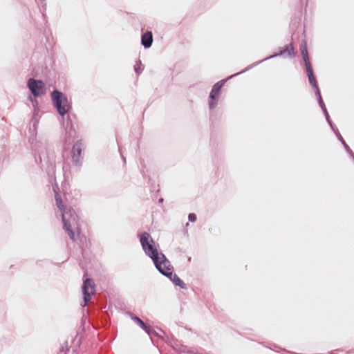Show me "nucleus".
Returning a JSON list of instances; mask_svg holds the SVG:
<instances>
[{
  "mask_svg": "<svg viewBox=\"0 0 354 354\" xmlns=\"http://www.w3.org/2000/svg\"><path fill=\"white\" fill-rule=\"evenodd\" d=\"M31 147L34 151L35 162L42 169L46 165V173L50 177L55 176V156L51 147L46 142L37 141Z\"/></svg>",
  "mask_w": 354,
  "mask_h": 354,
  "instance_id": "obj_1",
  "label": "nucleus"
},
{
  "mask_svg": "<svg viewBox=\"0 0 354 354\" xmlns=\"http://www.w3.org/2000/svg\"><path fill=\"white\" fill-rule=\"evenodd\" d=\"M139 238L143 251L151 259L157 270L169 263V259L162 252L158 251V245L148 232H142Z\"/></svg>",
  "mask_w": 354,
  "mask_h": 354,
  "instance_id": "obj_2",
  "label": "nucleus"
},
{
  "mask_svg": "<svg viewBox=\"0 0 354 354\" xmlns=\"http://www.w3.org/2000/svg\"><path fill=\"white\" fill-rule=\"evenodd\" d=\"M53 191L55 192L56 205L61 212L64 229L67 232L70 239L72 241H75V234L72 229V225H76L77 223L78 216L72 207L66 209L60 194L56 191L55 187H53Z\"/></svg>",
  "mask_w": 354,
  "mask_h": 354,
  "instance_id": "obj_3",
  "label": "nucleus"
},
{
  "mask_svg": "<svg viewBox=\"0 0 354 354\" xmlns=\"http://www.w3.org/2000/svg\"><path fill=\"white\" fill-rule=\"evenodd\" d=\"M50 96L53 105L61 117H64L72 109L67 96L62 91L54 89Z\"/></svg>",
  "mask_w": 354,
  "mask_h": 354,
  "instance_id": "obj_4",
  "label": "nucleus"
},
{
  "mask_svg": "<svg viewBox=\"0 0 354 354\" xmlns=\"http://www.w3.org/2000/svg\"><path fill=\"white\" fill-rule=\"evenodd\" d=\"M285 53H287L288 56L290 58H292L295 57V49H294L292 42H290V44H288L287 45H285L283 48H279V52H277V53L275 52L273 54L270 55V56L266 57V58H264L261 60H259V61L248 66V67H246L244 70L241 71V72L236 73V74L235 75H238L242 74L243 73H245L246 71L250 70L251 68H254V66H257V65L260 64L261 63H263L265 61H267L268 59H272V58H274L277 57L282 56Z\"/></svg>",
  "mask_w": 354,
  "mask_h": 354,
  "instance_id": "obj_5",
  "label": "nucleus"
},
{
  "mask_svg": "<svg viewBox=\"0 0 354 354\" xmlns=\"http://www.w3.org/2000/svg\"><path fill=\"white\" fill-rule=\"evenodd\" d=\"M236 73L228 77L227 78L221 80L212 86L208 99V106L210 110L214 109L216 106L219 100V97L221 95V89L224 84H225V82L229 79L236 76Z\"/></svg>",
  "mask_w": 354,
  "mask_h": 354,
  "instance_id": "obj_6",
  "label": "nucleus"
},
{
  "mask_svg": "<svg viewBox=\"0 0 354 354\" xmlns=\"http://www.w3.org/2000/svg\"><path fill=\"white\" fill-rule=\"evenodd\" d=\"M158 271L162 275L167 277L176 286H178L182 289H187V284L174 272L173 267L169 261L168 263H165Z\"/></svg>",
  "mask_w": 354,
  "mask_h": 354,
  "instance_id": "obj_7",
  "label": "nucleus"
},
{
  "mask_svg": "<svg viewBox=\"0 0 354 354\" xmlns=\"http://www.w3.org/2000/svg\"><path fill=\"white\" fill-rule=\"evenodd\" d=\"M82 292L83 301L81 303V306L84 308L88 305L92 297L96 293L95 284L92 278L88 277L84 279L82 285Z\"/></svg>",
  "mask_w": 354,
  "mask_h": 354,
  "instance_id": "obj_8",
  "label": "nucleus"
},
{
  "mask_svg": "<svg viewBox=\"0 0 354 354\" xmlns=\"http://www.w3.org/2000/svg\"><path fill=\"white\" fill-rule=\"evenodd\" d=\"M27 87L35 97H41L46 93V87L44 82L41 80H37L33 77L28 79Z\"/></svg>",
  "mask_w": 354,
  "mask_h": 354,
  "instance_id": "obj_9",
  "label": "nucleus"
},
{
  "mask_svg": "<svg viewBox=\"0 0 354 354\" xmlns=\"http://www.w3.org/2000/svg\"><path fill=\"white\" fill-rule=\"evenodd\" d=\"M84 150V145L82 140H79L75 142L71 150V156L73 163L80 167L82 165V153Z\"/></svg>",
  "mask_w": 354,
  "mask_h": 354,
  "instance_id": "obj_10",
  "label": "nucleus"
},
{
  "mask_svg": "<svg viewBox=\"0 0 354 354\" xmlns=\"http://www.w3.org/2000/svg\"><path fill=\"white\" fill-rule=\"evenodd\" d=\"M131 317L149 336L160 337L158 333L149 324L144 322L138 317L132 315Z\"/></svg>",
  "mask_w": 354,
  "mask_h": 354,
  "instance_id": "obj_11",
  "label": "nucleus"
},
{
  "mask_svg": "<svg viewBox=\"0 0 354 354\" xmlns=\"http://www.w3.org/2000/svg\"><path fill=\"white\" fill-rule=\"evenodd\" d=\"M72 117L75 118V115H70L69 113H68L64 117H62V126L66 131V133L68 134L69 136H72L73 134L75 133V130L73 126Z\"/></svg>",
  "mask_w": 354,
  "mask_h": 354,
  "instance_id": "obj_12",
  "label": "nucleus"
},
{
  "mask_svg": "<svg viewBox=\"0 0 354 354\" xmlns=\"http://www.w3.org/2000/svg\"><path fill=\"white\" fill-rule=\"evenodd\" d=\"M153 33L151 30L142 32L141 35V45L145 49L149 48L153 44Z\"/></svg>",
  "mask_w": 354,
  "mask_h": 354,
  "instance_id": "obj_13",
  "label": "nucleus"
},
{
  "mask_svg": "<svg viewBox=\"0 0 354 354\" xmlns=\"http://www.w3.org/2000/svg\"><path fill=\"white\" fill-rule=\"evenodd\" d=\"M330 129L333 131V133L335 134L337 140L341 142V144L342 145V146L344 147L345 151L347 152V153L349 155L350 153H351V152H353V151L351 150V149L350 148V147L346 144V142H345L344 138L342 136V135L340 134L337 127L335 126L334 127H332V128H330Z\"/></svg>",
  "mask_w": 354,
  "mask_h": 354,
  "instance_id": "obj_14",
  "label": "nucleus"
},
{
  "mask_svg": "<svg viewBox=\"0 0 354 354\" xmlns=\"http://www.w3.org/2000/svg\"><path fill=\"white\" fill-rule=\"evenodd\" d=\"M307 76L308 79V82L314 89L315 93H316V91H320L319 87L318 86L317 77L315 75L314 71L307 73Z\"/></svg>",
  "mask_w": 354,
  "mask_h": 354,
  "instance_id": "obj_15",
  "label": "nucleus"
},
{
  "mask_svg": "<svg viewBox=\"0 0 354 354\" xmlns=\"http://www.w3.org/2000/svg\"><path fill=\"white\" fill-rule=\"evenodd\" d=\"M133 68L137 75L142 73L144 70V66L142 65L141 60L138 59L136 62Z\"/></svg>",
  "mask_w": 354,
  "mask_h": 354,
  "instance_id": "obj_16",
  "label": "nucleus"
},
{
  "mask_svg": "<svg viewBox=\"0 0 354 354\" xmlns=\"http://www.w3.org/2000/svg\"><path fill=\"white\" fill-rule=\"evenodd\" d=\"M315 95L317 97V102L322 110L325 109L326 108L325 103L322 97L321 91H316Z\"/></svg>",
  "mask_w": 354,
  "mask_h": 354,
  "instance_id": "obj_17",
  "label": "nucleus"
},
{
  "mask_svg": "<svg viewBox=\"0 0 354 354\" xmlns=\"http://www.w3.org/2000/svg\"><path fill=\"white\" fill-rule=\"evenodd\" d=\"M300 51L301 57L308 55L307 43L306 40H303L300 45Z\"/></svg>",
  "mask_w": 354,
  "mask_h": 354,
  "instance_id": "obj_18",
  "label": "nucleus"
},
{
  "mask_svg": "<svg viewBox=\"0 0 354 354\" xmlns=\"http://www.w3.org/2000/svg\"><path fill=\"white\" fill-rule=\"evenodd\" d=\"M28 100L31 102L33 106V109H36V111H37V109L39 108V101L36 99V97L29 95L28 96Z\"/></svg>",
  "mask_w": 354,
  "mask_h": 354,
  "instance_id": "obj_19",
  "label": "nucleus"
},
{
  "mask_svg": "<svg viewBox=\"0 0 354 354\" xmlns=\"http://www.w3.org/2000/svg\"><path fill=\"white\" fill-rule=\"evenodd\" d=\"M324 116H325V118H326V120L327 122V123L328 124V125L330 126V128H332V127H334L335 126V124H334V122H333V120H331L330 115H329V113L327 111V109L326 108L325 109H323L322 110Z\"/></svg>",
  "mask_w": 354,
  "mask_h": 354,
  "instance_id": "obj_20",
  "label": "nucleus"
},
{
  "mask_svg": "<svg viewBox=\"0 0 354 354\" xmlns=\"http://www.w3.org/2000/svg\"><path fill=\"white\" fill-rule=\"evenodd\" d=\"M38 120H31L32 126L30 127V131L32 136H35L37 134V127L39 124Z\"/></svg>",
  "mask_w": 354,
  "mask_h": 354,
  "instance_id": "obj_21",
  "label": "nucleus"
},
{
  "mask_svg": "<svg viewBox=\"0 0 354 354\" xmlns=\"http://www.w3.org/2000/svg\"><path fill=\"white\" fill-rule=\"evenodd\" d=\"M69 351L68 342L66 341L59 348L58 354H67Z\"/></svg>",
  "mask_w": 354,
  "mask_h": 354,
  "instance_id": "obj_22",
  "label": "nucleus"
},
{
  "mask_svg": "<svg viewBox=\"0 0 354 354\" xmlns=\"http://www.w3.org/2000/svg\"><path fill=\"white\" fill-rule=\"evenodd\" d=\"M40 109L39 108L36 111V109H33V114L31 120H38L39 121V113Z\"/></svg>",
  "mask_w": 354,
  "mask_h": 354,
  "instance_id": "obj_23",
  "label": "nucleus"
},
{
  "mask_svg": "<svg viewBox=\"0 0 354 354\" xmlns=\"http://www.w3.org/2000/svg\"><path fill=\"white\" fill-rule=\"evenodd\" d=\"M188 220L191 223H194L197 220V216L195 213H189L188 214Z\"/></svg>",
  "mask_w": 354,
  "mask_h": 354,
  "instance_id": "obj_24",
  "label": "nucleus"
},
{
  "mask_svg": "<svg viewBox=\"0 0 354 354\" xmlns=\"http://www.w3.org/2000/svg\"><path fill=\"white\" fill-rule=\"evenodd\" d=\"M77 337H78V334L76 335L75 338L73 339V343L75 344V349H73L74 351H76L77 347H79L81 344L82 337H79L78 339H77Z\"/></svg>",
  "mask_w": 354,
  "mask_h": 354,
  "instance_id": "obj_25",
  "label": "nucleus"
},
{
  "mask_svg": "<svg viewBox=\"0 0 354 354\" xmlns=\"http://www.w3.org/2000/svg\"><path fill=\"white\" fill-rule=\"evenodd\" d=\"M140 164L142 165V169L140 170L141 174L144 178H146V172H147V169H146V165L144 164L143 161H140Z\"/></svg>",
  "mask_w": 354,
  "mask_h": 354,
  "instance_id": "obj_26",
  "label": "nucleus"
},
{
  "mask_svg": "<svg viewBox=\"0 0 354 354\" xmlns=\"http://www.w3.org/2000/svg\"><path fill=\"white\" fill-rule=\"evenodd\" d=\"M304 66L306 71V73L313 71V68L310 62L304 63Z\"/></svg>",
  "mask_w": 354,
  "mask_h": 354,
  "instance_id": "obj_27",
  "label": "nucleus"
},
{
  "mask_svg": "<svg viewBox=\"0 0 354 354\" xmlns=\"http://www.w3.org/2000/svg\"><path fill=\"white\" fill-rule=\"evenodd\" d=\"M40 1L42 3V8H43L42 16L44 17V20L46 22V15L44 12L46 10V0H40Z\"/></svg>",
  "mask_w": 354,
  "mask_h": 354,
  "instance_id": "obj_28",
  "label": "nucleus"
},
{
  "mask_svg": "<svg viewBox=\"0 0 354 354\" xmlns=\"http://www.w3.org/2000/svg\"><path fill=\"white\" fill-rule=\"evenodd\" d=\"M302 59L304 61V63H306V62H310L309 55L302 57Z\"/></svg>",
  "mask_w": 354,
  "mask_h": 354,
  "instance_id": "obj_29",
  "label": "nucleus"
},
{
  "mask_svg": "<svg viewBox=\"0 0 354 354\" xmlns=\"http://www.w3.org/2000/svg\"><path fill=\"white\" fill-rule=\"evenodd\" d=\"M119 151H120V155L122 156V160L124 162V163H126V158L125 157L122 155V152H121V150H120V148L119 147Z\"/></svg>",
  "mask_w": 354,
  "mask_h": 354,
  "instance_id": "obj_30",
  "label": "nucleus"
},
{
  "mask_svg": "<svg viewBox=\"0 0 354 354\" xmlns=\"http://www.w3.org/2000/svg\"><path fill=\"white\" fill-rule=\"evenodd\" d=\"M349 156L354 160V153H353V151L351 152V153L349 154Z\"/></svg>",
  "mask_w": 354,
  "mask_h": 354,
  "instance_id": "obj_31",
  "label": "nucleus"
},
{
  "mask_svg": "<svg viewBox=\"0 0 354 354\" xmlns=\"http://www.w3.org/2000/svg\"><path fill=\"white\" fill-rule=\"evenodd\" d=\"M163 201H164V199H163L162 198H160L158 199V203H163Z\"/></svg>",
  "mask_w": 354,
  "mask_h": 354,
  "instance_id": "obj_32",
  "label": "nucleus"
},
{
  "mask_svg": "<svg viewBox=\"0 0 354 354\" xmlns=\"http://www.w3.org/2000/svg\"><path fill=\"white\" fill-rule=\"evenodd\" d=\"M328 354H337L334 351L328 353Z\"/></svg>",
  "mask_w": 354,
  "mask_h": 354,
  "instance_id": "obj_33",
  "label": "nucleus"
},
{
  "mask_svg": "<svg viewBox=\"0 0 354 354\" xmlns=\"http://www.w3.org/2000/svg\"><path fill=\"white\" fill-rule=\"evenodd\" d=\"M300 1H301V3L302 4L304 0H300ZM307 3H308V0H306V4H307Z\"/></svg>",
  "mask_w": 354,
  "mask_h": 354,
  "instance_id": "obj_34",
  "label": "nucleus"
}]
</instances>
